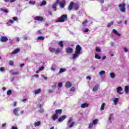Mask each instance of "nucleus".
<instances>
[{"label":"nucleus","mask_w":129,"mask_h":129,"mask_svg":"<svg viewBox=\"0 0 129 129\" xmlns=\"http://www.w3.org/2000/svg\"><path fill=\"white\" fill-rule=\"evenodd\" d=\"M76 50L75 53L73 54V60H76L79 57L81 54V51H82V47L80 45H77L76 47Z\"/></svg>","instance_id":"nucleus-1"},{"label":"nucleus","mask_w":129,"mask_h":129,"mask_svg":"<svg viewBox=\"0 0 129 129\" xmlns=\"http://www.w3.org/2000/svg\"><path fill=\"white\" fill-rule=\"evenodd\" d=\"M74 124H75V122L73 121V118H70L67 123L68 127L71 128V127H73Z\"/></svg>","instance_id":"nucleus-2"},{"label":"nucleus","mask_w":129,"mask_h":129,"mask_svg":"<svg viewBox=\"0 0 129 129\" xmlns=\"http://www.w3.org/2000/svg\"><path fill=\"white\" fill-rule=\"evenodd\" d=\"M67 19V15H62L60 18H59L58 20L56 21V23H64V22H66V20Z\"/></svg>","instance_id":"nucleus-3"},{"label":"nucleus","mask_w":129,"mask_h":129,"mask_svg":"<svg viewBox=\"0 0 129 129\" xmlns=\"http://www.w3.org/2000/svg\"><path fill=\"white\" fill-rule=\"evenodd\" d=\"M125 3H122L118 5V8H120V11L122 13H125Z\"/></svg>","instance_id":"nucleus-4"},{"label":"nucleus","mask_w":129,"mask_h":129,"mask_svg":"<svg viewBox=\"0 0 129 129\" xmlns=\"http://www.w3.org/2000/svg\"><path fill=\"white\" fill-rule=\"evenodd\" d=\"M98 122V119H96L94 120L92 122H91L89 124L88 128L90 129L92 128V126H93V125H95V124H97Z\"/></svg>","instance_id":"nucleus-5"},{"label":"nucleus","mask_w":129,"mask_h":129,"mask_svg":"<svg viewBox=\"0 0 129 129\" xmlns=\"http://www.w3.org/2000/svg\"><path fill=\"white\" fill-rule=\"evenodd\" d=\"M60 0H56V1L52 5L51 8L53 10L54 12L57 11V5L59 4Z\"/></svg>","instance_id":"nucleus-6"},{"label":"nucleus","mask_w":129,"mask_h":129,"mask_svg":"<svg viewBox=\"0 0 129 129\" xmlns=\"http://www.w3.org/2000/svg\"><path fill=\"white\" fill-rule=\"evenodd\" d=\"M20 109L19 107H17L14 109L13 112L14 114L16 115V116H19V115H20Z\"/></svg>","instance_id":"nucleus-7"},{"label":"nucleus","mask_w":129,"mask_h":129,"mask_svg":"<svg viewBox=\"0 0 129 129\" xmlns=\"http://www.w3.org/2000/svg\"><path fill=\"white\" fill-rule=\"evenodd\" d=\"M74 51V49L71 47H68L67 48V53H68V54H72Z\"/></svg>","instance_id":"nucleus-8"},{"label":"nucleus","mask_w":129,"mask_h":129,"mask_svg":"<svg viewBox=\"0 0 129 129\" xmlns=\"http://www.w3.org/2000/svg\"><path fill=\"white\" fill-rule=\"evenodd\" d=\"M112 33H113L114 35H116V36H118V37H120V36H121V34L118 32V31H116L115 29L112 30Z\"/></svg>","instance_id":"nucleus-9"},{"label":"nucleus","mask_w":129,"mask_h":129,"mask_svg":"<svg viewBox=\"0 0 129 129\" xmlns=\"http://www.w3.org/2000/svg\"><path fill=\"white\" fill-rule=\"evenodd\" d=\"M8 40H9V39L6 36H2L0 38L1 42H7Z\"/></svg>","instance_id":"nucleus-10"},{"label":"nucleus","mask_w":129,"mask_h":129,"mask_svg":"<svg viewBox=\"0 0 129 129\" xmlns=\"http://www.w3.org/2000/svg\"><path fill=\"white\" fill-rule=\"evenodd\" d=\"M20 50L21 49H20V48L15 49L12 52V53H10V55H15V54H18V53H19Z\"/></svg>","instance_id":"nucleus-11"},{"label":"nucleus","mask_w":129,"mask_h":129,"mask_svg":"<svg viewBox=\"0 0 129 129\" xmlns=\"http://www.w3.org/2000/svg\"><path fill=\"white\" fill-rule=\"evenodd\" d=\"M89 106V104L87 103H84L81 105V108H85L86 107H88Z\"/></svg>","instance_id":"nucleus-12"},{"label":"nucleus","mask_w":129,"mask_h":129,"mask_svg":"<svg viewBox=\"0 0 129 129\" xmlns=\"http://www.w3.org/2000/svg\"><path fill=\"white\" fill-rule=\"evenodd\" d=\"M35 21H42L44 20V18L41 16H37L34 18Z\"/></svg>","instance_id":"nucleus-13"},{"label":"nucleus","mask_w":129,"mask_h":129,"mask_svg":"<svg viewBox=\"0 0 129 129\" xmlns=\"http://www.w3.org/2000/svg\"><path fill=\"white\" fill-rule=\"evenodd\" d=\"M99 89V85L98 84L94 87L92 90V91H93V92H96V91H97Z\"/></svg>","instance_id":"nucleus-14"},{"label":"nucleus","mask_w":129,"mask_h":129,"mask_svg":"<svg viewBox=\"0 0 129 129\" xmlns=\"http://www.w3.org/2000/svg\"><path fill=\"white\" fill-rule=\"evenodd\" d=\"M121 91H122V88L120 87H118L117 88V92L120 95H121L122 94V93L121 92Z\"/></svg>","instance_id":"nucleus-15"},{"label":"nucleus","mask_w":129,"mask_h":129,"mask_svg":"<svg viewBox=\"0 0 129 129\" xmlns=\"http://www.w3.org/2000/svg\"><path fill=\"white\" fill-rule=\"evenodd\" d=\"M66 87L67 88H70L72 86V83L70 82H67L65 85Z\"/></svg>","instance_id":"nucleus-16"},{"label":"nucleus","mask_w":129,"mask_h":129,"mask_svg":"<svg viewBox=\"0 0 129 129\" xmlns=\"http://www.w3.org/2000/svg\"><path fill=\"white\" fill-rule=\"evenodd\" d=\"M59 3L60 8H64L65 4H66V2L65 1V0H63L62 1Z\"/></svg>","instance_id":"nucleus-17"},{"label":"nucleus","mask_w":129,"mask_h":129,"mask_svg":"<svg viewBox=\"0 0 129 129\" xmlns=\"http://www.w3.org/2000/svg\"><path fill=\"white\" fill-rule=\"evenodd\" d=\"M66 117H67L66 115H63L62 116L58 118V121H59V122H62V121L64 120V119L66 118Z\"/></svg>","instance_id":"nucleus-18"},{"label":"nucleus","mask_w":129,"mask_h":129,"mask_svg":"<svg viewBox=\"0 0 129 129\" xmlns=\"http://www.w3.org/2000/svg\"><path fill=\"white\" fill-rule=\"evenodd\" d=\"M73 5H74V3L72 2L68 7V9L69 11H71V10H72V8H73Z\"/></svg>","instance_id":"nucleus-19"},{"label":"nucleus","mask_w":129,"mask_h":129,"mask_svg":"<svg viewBox=\"0 0 129 129\" xmlns=\"http://www.w3.org/2000/svg\"><path fill=\"white\" fill-rule=\"evenodd\" d=\"M47 5V1L43 0L41 3L39 5L40 7H43V6H46Z\"/></svg>","instance_id":"nucleus-20"},{"label":"nucleus","mask_w":129,"mask_h":129,"mask_svg":"<svg viewBox=\"0 0 129 129\" xmlns=\"http://www.w3.org/2000/svg\"><path fill=\"white\" fill-rule=\"evenodd\" d=\"M58 117H59V116L57 114H54L52 116V119L53 120H56V119H58Z\"/></svg>","instance_id":"nucleus-21"},{"label":"nucleus","mask_w":129,"mask_h":129,"mask_svg":"<svg viewBox=\"0 0 129 129\" xmlns=\"http://www.w3.org/2000/svg\"><path fill=\"white\" fill-rule=\"evenodd\" d=\"M55 113L58 115V114H61L62 113V109H57L55 110Z\"/></svg>","instance_id":"nucleus-22"},{"label":"nucleus","mask_w":129,"mask_h":129,"mask_svg":"<svg viewBox=\"0 0 129 129\" xmlns=\"http://www.w3.org/2000/svg\"><path fill=\"white\" fill-rule=\"evenodd\" d=\"M49 51L50 52H52V53H54V52H56V48L54 47H49Z\"/></svg>","instance_id":"nucleus-23"},{"label":"nucleus","mask_w":129,"mask_h":129,"mask_svg":"<svg viewBox=\"0 0 129 129\" xmlns=\"http://www.w3.org/2000/svg\"><path fill=\"white\" fill-rule=\"evenodd\" d=\"M113 101L114 102V105H116L117 104V102H118V98H116L113 99Z\"/></svg>","instance_id":"nucleus-24"},{"label":"nucleus","mask_w":129,"mask_h":129,"mask_svg":"<svg viewBox=\"0 0 129 129\" xmlns=\"http://www.w3.org/2000/svg\"><path fill=\"white\" fill-rule=\"evenodd\" d=\"M65 71H66V69L61 68L59 69L58 74H61V73H63V72H65Z\"/></svg>","instance_id":"nucleus-25"},{"label":"nucleus","mask_w":129,"mask_h":129,"mask_svg":"<svg viewBox=\"0 0 129 129\" xmlns=\"http://www.w3.org/2000/svg\"><path fill=\"white\" fill-rule=\"evenodd\" d=\"M41 125V121H40L35 122L34 123V126H35V127L39 126V125Z\"/></svg>","instance_id":"nucleus-26"},{"label":"nucleus","mask_w":129,"mask_h":129,"mask_svg":"<svg viewBox=\"0 0 129 129\" xmlns=\"http://www.w3.org/2000/svg\"><path fill=\"white\" fill-rule=\"evenodd\" d=\"M73 7L76 11H77V10H78V8H79L78 4H75L74 3Z\"/></svg>","instance_id":"nucleus-27"},{"label":"nucleus","mask_w":129,"mask_h":129,"mask_svg":"<svg viewBox=\"0 0 129 129\" xmlns=\"http://www.w3.org/2000/svg\"><path fill=\"white\" fill-rule=\"evenodd\" d=\"M104 106H105V103H103L101 104V107H100L101 111H102V110H104Z\"/></svg>","instance_id":"nucleus-28"},{"label":"nucleus","mask_w":129,"mask_h":129,"mask_svg":"<svg viewBox=\"0 0 129 129\" xmlns=\"http://www.w3.org/2000/svg\"><path fill=\"white\" fill-rule=\"evenodd\" d=\"M105 74V71H101L99 72V75L100 76H102V75H104Z\"/></svg>","instance_id":"nucleus-29"},{"label":"nucleus","mask_w":129,"mask_h":129,"mask_svg":"<svg viewBox=\"0 0 129 129\" xmlns=\"http://www.w3.org/2000/svg\"><path fill=\"white\" fill-rule=\"evenodd\" d=\"M110 77H111V78H112V79H114L115 78V75H114L113 73H110Z\"/></svg>","instance_id":"nucleus-30"},{"label":"nucleus","mask_w":129,"mask_h":129,"mask_svg":"<svg viewBox=\"0 0 129 129\" xmlns=\"http://www.w3.org/2000/svg\"><path fill=\"white\" fill-rule=\"evenodd\" d=\"M41 91H42V90L41 89H39L37 90H36L34 92L35 94H39V93H41Z\"/></svg>","instance_id":"nucleus-31"},{"label":"nucleus","mask_w":129,"mask_h":129,"mask_svg":"<svg viewBox=\"0 0 129 129\" xmlns=\"http://www.w3.org/2000/svg\"><path fill=\"white\" fill-rule=\"evenodd\" d=\"M14 20H10L7 23L8 26H11L12 24H14Z\"/></svg>","instance_id":"nucleus-32"},{"label":"nucleus","mask_w":129,"mask_h":129,"mask_svg":"<svg viewBox=\"0 0 129 129\" xmlns=\"http://www.w3.org/2000/svg\"><path fill=\"white\" fill-rule=\"evenodd\" d=\"M112 25H113V21H111L110 23L108 24V25H107L108 28H110V27H111Z\"/></svg>","instance_id":"nucleus-33"},{"label":"nucleus","mask_w":129,"mask_h":129,"mask_svg":"<svg viewBox=\"0 0 129 129\" xmlns=\"http://www.w3.org/2000/svg\"><path fill=\"white\" fill-rule=\"evenodd\" d=\"M124 91L125 93H128V86H126L125 87Z\"/></svg>","instance_id":"nucleus-34"},{"label":"nucleus","mask_w":129,"mask_h":129,"mask_svg":"<svg viewBox=\"0 0 129 129\" xmlns=\"http://www.w3.org/2000/svg\"><path fill=\"white\" fill-rule=\"evenodd\" d=\"M61 51V49L60 48H57L56 50L55 49V54H59Z\"/></svg>","instance_id":"nucleus-35"},{"label":"nucleus","mask_w":129,"mask_h":129,"mask_svg":"<svg viewBox=\"0 0 129 129\" xmlns=\"http://www.w3.org/2000/svg\"><path fill=\"white\" fill-rule=\"evenodd\" d=\"M95 58L96 59H101V57H100V55H98L97 54H95Z\"/></svg>","instance_id":"nucleus-36"},{"label":"nucleus","mask_w":129,"mask_h":129,"mask_svg":"<svg viewBox=\"0 0 129 129\" xmlns=\"http://www.w3.org/2000/svg\"><path fill=\"white\" fill-rule=\"evenodd\" d=\"M29 5H35L36 4V2L30 1L29 2Z\"/></svg>","instance_id":"nucleus-37"},{"label":"nucleus","mask_w":129,"mask_h":129,"mask_svg":"<svg viewBox=\"0 0 129 129\" xmlns=\"http://www.w3.org/2000/svg\"><path fill=\"white\" fill-rule=\"evenodd\" d=\"M12 94V90H9L7 91V95H11Z\"/></svg>","instance_id":"nucleus-38"},{"label":"nucleus","mask_w":129,"mask_h":129,"mask_svg":"<svg viewBox=\"0 0 129 129\" xmlns=\"http://www.w3.org/2000/svg\"><path fill=\"white\" fill-rule=\"evenodd\" d=\"M37 40H41V41H43V40H44V37L39 36L37 37Z\"/></svg>","instance_id":"nucleus-39"},{"label":"nucleus","mask_w":129,"mask_h":129,"mask_svg":"<svg viewBox=\"0 0 129 129\" xmlns=\"http://www.w3.org/2000/svg\"><path fill=\"white\" fill-rule=\"evenodd\" d=\"M58 45L60 46V47H63V41H59L58 43Z\"/></svg>","instance_id":"nucleus-40"},{"label":"nucleus","mask_w":129,"mask_h":129,"mask_svg":"<svg viewBox=\"0 0 129 129\" xmlns=\"http://www.w3.org/2000/svg\"><path fill=\"white\" fill-rule=\"evenodd\" d=\"M96 52H101V49H100V48H99V47H96Z\"/></svg>","instance_id":"nucleus-41"},{"label":"nucleus","mask_w":129,"mask_h":129,"mask_svg":"<svg viewBox=\"0 0 129 129\" xmlns=\"http://www.w3.org/2000/svg\"><path fill=\"white\" fill-rule=\"evenodd\" d=\"M44 68H45V67L42 66L41 68H39V71H42V70H44Z\"/></svg>","instance_id":"nucleus-42"},{"label":"nucleus","mask_w":129,"mask_h":129,"mask_svg":"<svg viewBox=\"0 0 129 129\" xmlns=\"http://www.w3.org/2000/svg\"><path fill=\"white\" fill-rule=\"evenodd\" d=\"M76 91V89H75V87H72L71 88V91L75 92Z\"/></svg>","instance_id":"nucleus-43"},{"label":"nucleus","mask_w":129,"mask_h":129,"mask_svg":"<svg viewBox=\"0 0 129 129\" xmlns=\"http://www.w3.org/2000/svg\"><path fill=\"white\" fill-rule=\"evenodd\" d=\"M123 49L125 53H127V52H128V49H127L126 47H123Z\"/></svg>","instance_id":"nucleus-44"},{"label":"nucleus","mask_w":129,"mask_h":129,"mask_svg":"<svg viewBox=\"0 0 129 129\" xmlns=\"http://www.w3.org/2000/svg\"><path fill=\"white\" fill-rule=\"evenodd\" d=\"M87 23H88V21H87V20H86L85 21L83 22L82 24L84 26V25H85V24H87Z\"/></svg>","instance_id":"nucleus-45"},{"label":"nucleus","mask_w":129,"mask_h":129,"mask_svg":"<svg viewBox=\"0 0 129 129\" xmlns=\"http://www.w3.org/2000/svg\"><path fill=\"white\" fill-rule=\"evenodd\" d=\"M9 65H10V66H13V65H14V61H9Z\"/></svg>","instance_id":"nucleus-46"},{"label":"nucleus","mask_w":129,"mask_h":129,"mask_svg":"<svg viewBox=\"0 0 129 129\" xmlns=\"http://www.w3.org/2000/svg\"><path fill=\"white\" fill-rule=\"evenodd\" d=\"M57 87V86L56 85V84H55L53 86H51V88H52V89H56V88Z\"/></svg>","instance_id":"nucleus-47"},{"label":"nucleus","mask_w":129,"mask_h":129,"mask_svg":"<svg viewBox=\"0 0 129 129\" xmlns=\"http://www.w3.org/2000/svg\"><path fill=\"white\" fill-rule=\"evenodd\" d=\"M39 112L42 113V112H44V109L41 108L39 110Z\"/></svg>","instance_id":"nucleus-48"},{"label":"nucleus","mask_w":129,"mask_h":129,"mask_svg":"<svg viewBox=\"0 0 129 129\" xmlns=\"http://www.w3.org/2000/svg\"><path fill=\"white\" fill-rule=\"evenodd\" d=\"M12 75H19V72H16L15 73H13Z\"/></svg>","instance_id":"nucleus-49"},{"label":"nucleus","mask_w":129,"mask_h":129,"mask_svg":"<svg viewBox=\"0 0 129 129\" xmlns=\"http://www.w3.org/2000/svg\"><path fill=\"white\" fill-rule=\"evenodd\" d=\"M1 11H3L4 13H6V14H8V13H9V11L4 10L3 9H1Z\"/></svg>","instance_id":"nucleus-50"},{"label":"nucleus","mask_w":129,"mask_h":129,"mask_svg":"<svg viewBox=\"0 0 129 129\" xmlns=\"http://www.w3.org/2000/svg\"><path fill=\"white\" fill-rule=\"evenodd\" d=\"M13 20H14V21H18L19 19H18V17H13Z\"/></svg>","instance_id":"nucleus-51"},{"label":"nucleus","mask_w":129,"mask_h":129,"mask_svg":"<svg viewBox=\"0 0 129 129\" xmlns=\"http://www.w3.org/2000/svg\"><path fill=\"white\" fill-rule=\"evenodd\" d=\"M58 85L59 87H62V86H63V84L62 83H59Z\"/></svg>","instance_id":"nucleus-52"},{"label":"nucleus","mask_w":129,"mask_h":129,"mask_svg":"<svg viewBox=\"0 0 129 129\" xmlns=\"http://www.w3.org/2000/svg\"><path fill=\"white\" fill-rule=\"evenodd\" d=\"M86 79H87L88 80H91V77L90 76H87L86 77Z\"/></svg>","instance_id":"nucleus-53"},{"label":"nucleus","mask_w":129,"mask_h":129,"mask_svg":"<svg viewBox=\"0 0 129 129\" xmlns=\"http://www.w3.org/2000/svg\"><path fill=\"white\" fill-rule=\"evenodd\" d=\"M48 93H53V90L49 89L48 90Z\"/></svg>","instance_id":"nucleus-54"},{"label":"nucleus","mask_w":129,"mask_h":129,"mask_svg":"<svg viewBox=\"0 0 129 129\" xmlns=\"http://www.w3.org/2000/svg\"><path fill=\"white\" fill-rule=\"evenodd\" d=\"M5 70V69H4V68L1 67L0 68V71H1V72H4V71Z\"/></svg>","instance_id":"nucleus-55"},{"label":"nucleus","mask_w":129,"mask_h":129,"mask_svg":"<svg viewBox=\"0 0 129 129\" xmlns=\"http://www.w3.org/2000/svg\"><path fill=\"white\" fill-rule=\"evenodd\" d=\"M23 40H27L28 39V37L24 36H23Z\"/></svg>","instance_id":"nucleus-56"},{"label":"nucleus","mask_w":129,"mask_h":129,"mask_svg":"<svg viewBox=\"0 0 129 129\" xmlns=\"http://www.w3.org/2000/svg\"><path fill=\"white\" fill-rule=\"evenodd\" d=\"M89 31V29L86 28L85 29L84 32H85V33H87Z\"/></svg>","instance_id":"nucleus-57"},{"label":"nucleus","mask_w":129,"mask_h":129,"mask_svg":"<svg viewBox=\"0 0 129 129\" xmlns=\"http://www.w3.org/2000/svg\"><path fill=\"white\" fill-rule=\"evenodd\" d=\"M16 1H17V0H10V3H15V2H16Z\"/></svg>","instance_id":"nucleus-58"},{"label":"nucleus","mask_w":129,"mask_h":129,"mask_svg":"<svg viewBox=\"0 0 129 129\" xmlns=\"http://www.w3.org/2000/svg\"><path fill=\"white\" fill-rule=\"evenodd\" d=\"M6 125H7V123H4L3 124L2 126H3V127H5V126H6Z\"/></svg>","instance_id":"nucleus-59"},{"label":"nucleus","mask_w":129,"mask_h":129,"mask_svg":"<svg viewBox=\"0 0 129 129\" xmlns=\"http://www.w3.org/2000/svg\"><path fill=\"white\" fill-rule=\"evenodd\" d=\"M12 129H18V127H15L14 126H13L12 127Z\"/></svg>","instance_id":"nucleus-60"},{"label":"nucleus","mask_w":129,"mask_h":129,"mask_svg":"<svg viewBox=\"0 0 129 129\" xmlns=\"http://www.w3.org/2000/svg\"><path fill=\"white\" fill-rule=\"evenodd\" d=\"M104 59H106V56H104L102 57V60H104Z\"/></svg>","instance_id":"nucleus-61"},{"label":"nucleus","mask_w":129,"mask_h":129,"mask_svg":"<svg viewBox=\"0 0 129 129\" xmlns=\"http://www.w3.org/2000/svg\"><path fill=\"white\" fill-rule=\"evenodd\" d=\"M55 70H56V69H55V68H53V67L51 68V71H55Z\"/></svg>","instance_id":"nucleus-62"},{"label":"nucleus","mask_w":129,"mask_h":129,"mask_svg":"<svg viewBox=\"0 0 129 129\" xmlns=\"http://www.w3.org/2000/svg\"><path fill=\"white\" fill-rule=\"evenodd\" d=\"M24 66H25V64H24V63H21V64H20V67H24Z\"/></svg>","instance_id":"nucleus-63"},{"label":"nucleus","mask_w":129,"mask_h":129,"mask_svg":"<svg viewBox=\"0 0 129 129\" xmlns=\"http://www.w3.org/2000/svg\"><path fill=\"white\" fill-rule=\"evenodd\" d=\"M100 3L103 4L104 3V0H100Z\"/></svg>","instance_id":"nucleus-64"}]
</instances>
